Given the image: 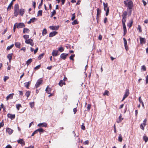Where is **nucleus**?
Here are the masks:
<instances>
[{"label": "nucleus", "instance_id": "nucleus-13", "mask_svg": "<svg viewBox=\"0 0 148 148\" xmlns=\"http://www.w3.org/2000/svg\"><path fill=\"white\" fill-rule=\"evenodd\" d=\"M17 142L19 144H21L22 146L25 145V142L23 139H21L17 140Z\"/></svg>", "mask_w": 148, "mask_h": 148}, {"label": "nucleus", "instance_id": "nucleus-37", "mask_svg": "<svg viewBox=\"0 0 148 148\" xmlns=\"http://www.w3.org/2000/svg\"><path fill=\"white\" fill-rule=\"evenodd\" d=\"M14 45L12 44L10 46H8L7 48V50H9L12 49L14 46Z\"/></svg>", "mask_w": 148, "mask_h": 148}, {"label": "nucleus", "instance_id": "nucleus-28", "mask_svg": "<svg viewBox=\"0 0 148 148\" xmlns=\"http://www.w3.org/2000/svg\"><path fill=\"white\" fill-rule=\"evenodd\" d=\"M25 12V10L23 9H21L19 10V14L22 16Z\"/></svg>", "mask_w": 148, "mask_h": 148}, {"label": "nucleus", "instance_id": "nucleus-45", "mask_svg": "<svg viewBox=\"0 0 148 148\" xmlns=\"http://www.w3.org/2000/svg\"><path fill=\"white\" fill-rule=\"evenodd\" d=\"M42 10H40L38 11V16H41L42 15Z\"/></svg>", "mask_w": 148, "mask_h": 148}, {"label": "nucleus", "instance_id": "nucleus-9", "mask_svg": "<svg viewBox=\"0 0 148 148\" xmlns=\"http://www.w3.org/2000/svg\"><path fill=\"white\" fill-rule=\"evenodd\" d=\"M16 27L18 28H21L25 27V25L23 23H16Z\"/></svg>", "mask_w": 148, "mask_h": 148}, {"label": "nucleus", "instance_id": "nucleus-20", "mask_svg": "<svg viewBox=\"0 0 148 148\" xmlns=\"http://www.w3.org/2000/svg\"><path fill=\"white\" fill-rule=\"evenodd\" d=\"M123 119V118H122V115L121 114L119 117V119L117 120L116 122L118 123H121Z\"/></svg>", "mask_w": 148, "mask_h": 148}, {"label": "nucleus", "instance_id": "nucleus-14", "mask_svg": "<svg viewBox=\"0 0 148 148\" xmlns=\"http://www.w3.org/2000/svg\"><path fill=\"white\" fill-rule=\"evenodd\" d=\"M13 130L9 128H7L6 132L8 133L9 135L11 134L13 132Z\"/></svg>", "mask_w": 148, "mask_h": 148}, {"label": "nucleus", "instance_id": "nucleus-27", "mask_svg": "<svg viewBox=\"0 0 148 148\" xmlns=\"http://www.w3.org/2000/svg\"><path fill=\"white\" fill-rule=\"evenodd\" d=\"M15 45L16 48L19 49L21 48V44L20 42H15Z\"/></svg>", "mask_w": 148, "mask_h": 148}, {"label": "nucleus", "instance_id": "nucleus-23", "mask_svg": "<svg viewBox=\"0 0 148 148\" xmlns=\"http://www.w3.org/2000/svg\"><path fill=\"white\" fill-rule=\"evenodd\" d=\"M12 55L13 53H11L8 54L7 56V58L9 59L10 62H11L12 60Z\"/></svg>", "mask_w": 148, "mask_h": 148}, {"label": "nucleus", "instance_id": "nucleus-19", "mask_svg": "<svg viewBox=\"0 0 148 148\" xmlns=\"http://www.w3.org/2000/svg\"><path fill=\"white\" fill-rule=\"evenodd\" d=\"M14 95V93L10 94L6 97V100L7 101L9 99H12Z\"/></svg>", "mask_w": 148, "mask_h": 148}, {"label": "nucleus", "instance_id": "nucleus-18", "mask_svg": "<svg viewBox=\"0 0 148 148\" xmlns=\"http://www.w3.org/2000/svg\"><path fill=\"white\" fill-rule=\"evenodd\" d=\"M58 34V32L56 31H54L50 33L49 34V37H52Z\"/></svg>", "mask_w": 148, "mask_h": 148}, {"label": "nucleus", "instance_id": "nucleus-54", "mask_svg": "<svg viewBox=\"0 0 148 148\" xmlns=\"http://www.w3.org/2000/svg\"><path fill=\"white\" fill-rule=\"evenodd\" d=\"M29 104L31 108H32L34 107V102H30Z\"/></svg>", "mask_w": 148, "mask_h": 148}, {"label": "nucleus", "instance_id": "nucleus-46", "mask_svg": "<svg viewBox=\"0 0 148 148\" xmlns=\"http://www.w3.org/2000/svg\"><path fill=\"white\" fill-rule=\"evenodd\" d=\"M84 125V123H82L81 125V129L83 130H85V127Z\"/></svg>", "mask_w": 148, "mask_h": 148}, {"label": "nucleus", "instance_id": "nucleus-26", "mask_svg": "<svg viewBox=\"0 0 148 148\" xmlns=\"http://www.w3.org/2000/svg\"><path fill=\"white\" fill-rule=\"evenodd\" d=\"M51 90V89L50 88H49L48 86L47 87L45 90L47 93L49 94H50Z\"/></svg>", "mask_w": 148, "mask_h": 148}, {"label": "nucleus", "instance_id": "nucleus-38", "mask_svg": "<svg viewBox=\"0 0 148 148\" xmlns=\"http://www.w3.org/2000/svg\"><path fill=\"white\" fill-rule=\"evenodd\" d=\"M64 48L63 47H60L58 48V51H59L60 52H63V51H64Z\"/></svg>", "mask_w": 148, "mask_h": 148}, {"label": "nucleus", "instance_id": "nucleus-58", "mask_svg": "<svg viewBox=\"0 0 148 148\" xmlns=\"http://www.w3.org/2000/svg\"><path fill=\"white\" fill-rule=\"evenodd\" d=\"M139 101L140 103H141L142 105H143V101L141 99V97H140L139 98Z\"/></svg>", "mask_w": 148, "mask_h": 148}, {"label": "nucleus", "instance_id": "nucleus-6", "mask_svg": "<svg viewBox=\"0 0 148 148\" xmlns=\"http://www.w3.org/2000/svg\"><path fill=\"white\" fill-rule=\"evenodd\" d=\"M42 82L43 81L42 79H38L35 85V87L36 88H37L39 87L40 86L42 83Z\"/></svg>", "mask_w": 148, "mask_h": 148}, {"label": "nucleus", "instance_id": "nucleus-55", "mask_svg": "<svg viewBox=\"0 0 148 148\" xmlns=\"http://www.w3.org/2000/svg\"><path fill=\"white\" fill-rule=\"evenodd\" d=\"M83 144L85 145H88L89 144V141L88 140H86L84 142Z\"/></svg>", "mask_w": 148, "mask_h": 148}, {"label": "nucleus", "instance_id": "nucleus-4", "mask_svg": "<svg viewBox=\"0 0 148 148\" xmlns=\"http://www.w3.org/2000/svg\"><path fill=\"white\" fill-rule=\"evenodd\" d=\"M103 5L104 10L106 11V16H107L109 12V8L108 7V4L107 3H105L104 2H103Z\"/></svg>", "mask_w": 148, "mask_h": 148}, {"label": "nucleus", "instance_id": "nucleus-22", "mask_svg": "<svg viewBox=\"0 0 148 148\" xmlns=\"http://www.w3.org/2000/svg\"><path fill=\"white\" fill-rule=\"evenodd\" d=\"M123 24V31H124V35H125L126 34V33L127 32L126 28V27L125 24Z\"/></svg>", "mask_w": 148, "mask_h": 148}, {"label": "nucleus", "instance_id": "nucleus-39", "mask_svg": "<svg viewBox=\"0 0 148 148\" xmlns=\"http://www.w3.org/2000/svg\"><path fill=\"white\" fill-rule=\"evenodd\" d=\"M29 36L28 35H24L23 36V37L25 40H27L29 38Z\"/></svg>", "mask_w": 148, "mask_h": 148}, {"label": "nucleus", "instance_id": "nucleus-49", "mask_svg": "<svg viewBox=\"0 0 148 148\" xmlns=\"http://www.w3.org/2000/svg\"><path fill=\"white\" fill-rule=\"evenodd\" d=\"M44 53H42L39 55L38 57V58L39 60H40L41 58H42L44 56Z\"/></svg>", "mask_w": 148, "mask_h": 148}, {"label": "nucleus", "instance_id": "nucleus-25", "mask_svg": "<svg viewBox=\"0 0 148 148\" xmlns=\"http://www.w3.org/2000/svg\"><path fill=\"white\" fill-rule=\"evenodd\" d=\"M31 84V82L29 81L27 82L24 83L25 86L27 88L29 89V86Z\"/></svg>", "mask_w": 148, "mask_h": 148}, {"label": "nucleus", "instance_id": "nucleus-17", "mask_svg": "<svg viewBox=\"0 0 148 148\" xmlns=\"http://www.w3.org/2000/svg\"><path fill=\"white\" fill-rule=\"evenodd\" d=\"M47 124L45 123H40L38 125V126L39 127H46Z\"/></svg>", "mask_w": 148, "mask_h": 148}, {"label": "nucleus", "instance_id": "nucleus-47", "mask_svg": "<svg viewBox=\"0 0 148 148\" xmlns=\"http://www.w3.org/2000/svg\"><path fill=\"white\" fill-rule=\"evenodd\" d=\"M137 29L139 31V32H142V30L141 28V26L140 25H138V26Z\"/></svg>", "mask_w": 148, "mask_h": 148}, {"label": "nucleus", "instance_id": "nucleus-15", "mask_svg": "<svg viewBox=\"0 0 148 148\" xmlns=\"http://www.w3.org/2000/svg\"><path fill=\"white\" fill-rule=\"evenodd\" d=\"M59 26H51L49 27V28L52 30H57L59 28Z\"/></svg>", "mask_w": 148, "mask_h": 148}, {"label": "nucleus", "instance_id": "nucleus-8", "mask_svg": "<svg viewBox=\"0 0 148 148\" xmlns=\"http://www.w3.org/2000/svg\"><path fill=\"white\" fill-rule=\"evenodd\" d=\"M25 42L27 44H29L32 46H33L34 45L33 41L31 38L28 39L27 40H25Z\"/></svg>", "mask_w": 148, "mask_h": 148}, {"label": "nucleus", "instance_id": "nucleus-35", "mask_svg": "<svg viewBox=\"0 0 148 148\" xmlns=\"http://www.w3.org/2000/svg\"><path fill=\"white\" fill-rule=\"evenodd\" d=\"M31 92L29 91H27L26 92L25 94V95L26 96L27 98H28L30 95Z\"/></svg>", "mask_w": 148, "mask_h": 148}, {"label": "nucleus", "instance_id": "nucleus-63", "mask_svg": "<svg viewBox=\"0 0 148 148\" xmlns=\"http://www.w3.org/2000/svg\"><path fill=\"white\" fill-rule=\"evenodd\" d=\"M4 123L3 122H1L0 123V128L3 126Z\"/></svg>", "mask_w": 148, "mask_h": 148}, {"label": "nucleus", "instance_id": "nucleus-11", "mask_svg": "<svg viewBox=\"0 0 148 148\" xmlns=\"http://www.w3.org/2000/svg\"><path fill=\"white\" fill-rule=\"evenodd\" d=\"M68 55V54L63 53L60 56V58L62 59L65 60Z\"/></svg>", "mask_w": 148, "mask_h": 148}, {"label": "nucleus", "instance_id": "nucleus-16", "mask_svg": "<svg viewBox=\"0 0 148 148\" xmlns=\"http://www.w3.org/2000/svg\"><path fill=\"white\" fill-rule=\"evenodd\" d=\"M52 55L53 56H56L58 55V51L56 50H53L52 52Z\"/></svg>", "mask_w": 148, "mask_h": 148}, {"label": "nucleus", "instance_id": "nucleus-53", "mask_svg": "<svg viewBox=\"0 0 148 148\" xmlns=\"http://www.w3.org/2000/svg\"><path fill=\"white\" fill-rule=\"evenodd\" d=\"M37 130L38 131V132H43L44 131L43 129L41 128L37 129Z\"/></svg>", "mask_w": 148, "mask_h": 148}, {"label": "nucleus", "instance_id": "nucleus-50", "mask_svg": "<svg viewBox=\"0 0 148 148\" xmlns=\"http://www.w3.org/2000/svg\"><path fill=\"white\" fill-rule=\"evenodd\" d=\"M91 108V105L90 104H88L87 105V111H89Z\"/></svg>", "mask_w": 148, "mask_h": 148}, {"label": "nucleus", "instance_id": "nucleus-31", "mask_svg": "<svg viewBox=\"0 0 148 148\" xmlns=\"http://www.w3.org/2000/svg\"><path fill=\"white\" fill-rule=\"evenodd\" d=\"M109 91L108 90H105L103 94V96L107 95L108 96L109 95Z\"/></svg>", "mask_w": 148, "mask_h": 148}, {"label": "nucleus", "instance_id": "nucleus-29", "mask_svg": "<svg viewBox=\"0 0 148 148\" xmlns=\"http://www.w3.org/2000/svg\"><path fill=\"white\" fill-rule=\"evenodd\" d=\"M13 4V3L12 1H11V3L9 4L7 8V10L8 11V10H10L11 8V7Z\"/></svg>", "mask_w": 148, "mask_h": 148}, {"label": "nucleus", "instance_id": "nucleus-48", "mask_svg": "<svg viewBox=\"0 0 148 148\" xmlns=\"http://www.w3.org/2000/svg\"><path fill=\"white\" fill-rule=\"evenodd\" d=\"M75 56V55L74 54L73 55H71V56L69 57V58L70 60H74V58Z\"/></svg>", "mask_w": 148, "mask_h": 148}, {"label": "nucleus", "instance_id": "nucleus-60", "mask_svg": "<svg viewBox=\"0 0 148 148\" xmlns=\"http://www.w3.org/2000/svg\"><path fill=\"white\" fill-rule=\"evenodd\" d=\"M148 83V75L146 77V84Z\"/></svg>", "mask_w": 148, "mask_h": 148}, {"label": "nucleus", "instance_id": "nucleus-41", "mask_svg": "<svg viewBox=\"0 0 148 148\" xmlns=\"http://www.w3.org/2000/svg\"><path fill=\"white\" fill-rule=\"evenodd\" d=\"M78 23V22L76 20H74L72 23V24L73 25L77 24Z\"/></svg>", "mask_w": 148, "mask_h": 148}, {"label": "nucleus", "instance_id": "nucleus-1", "mask_svg": "<svg viewBox=\"0 0 148 148\" xmlns=\"http://www.w3.org/2000/svg\"><path fill=\"white\" fill-rule=\"evenodd\" d=\"M123 3L125 6L127 5V9L129 10H131L134 7L133 2L132 0H127L124 1Z\"/></svg>", "mask_w": 148, "mask_h": 148}, {"label": "nucleus", "instance_id": "nucleus-7", "mask_svg": "<svg viewBox=\"0 0 148 148\" xmlns=\"http://www.w3.org/2000/svg\"><path fill=\"white\" fill-rule=\"evenodd\" d=\"M97 14L96 19L97 23H98L99 18L100 17V15L101 12V10L99 8H97Z\"/></svg>", "mask_w": 148, "mask_h": 148}, {"label": "nucleus", "instance_id": "nucleus-61", "mask_svg": "<svg viewBox=\"0 0 148 148\" xmlns=\"http://www.w3.org/2000/svg\"><path fill=\"white\" fill-rule=\"evenodd\" d=\"M9 77L8 76H5L4 79H3L4 82H5L8 79Z\"/></svg>", "mask_w": 148, "mask_h": 148}, {"label": "nucleus", "instance_id": "nucleus-43", "mask_svg": "<svg viewBox=\"0 0 148 148\" xmlns=\"http://www.w3.org/2000/svg\"><path fill=\"white\" fill-rule=\"evenodd\" d=\"M16 109L18 110H19V108L21 107V105L20 104H17L16 105Z\"/></svg>", "mask_w": 148, "mask_h": 148}, {"label": "nucleus", "instance_id": "nucleus-10", "mask_svg": "<svg viewBox=\"0 0 148 148\" xmlns=\"http://www.w3.org/2000/svg\"><path fill=\"white\" fill-rule=\"evenodd\" d=\"M130 94L128 89H126L125 90V93L124 95L122 101H123L126 97H127Z\"/></svg>", "mask_w": 148, "mask_h": 148}, {"label": "nucleus", "instance_id": "nucleus-59", "mask_svg": "<svg viewBox=\"0 0 148 148\" xmlns=\"http://www.w3.org/2000/svg\"><path fill=\"white\" fill-rule=\"evenodd\" d=\"M40 65H38L35 67L34 69L35 70H36L39 69L40 68Z\"/></svg>", "mask_w": 148, "mask_h": 148}, {"label": "nucleus", "instance_id": "nucleus-52", "mask_svg": "<svg viewBox=\"0 0 148 148\" xmlns=\"http://www.w3.org/2000/svg\"><path fill=\"white\" fill-rule=\"evenodd\" d=\"M75 18V13H74L72 14V16L71 18V19L72 21Z\"/></svg>", "mask_w": 148, "mask_h": 148}, {"label": "nucleus", "instance_id": "nucleus-40", "mask_svg": "<svg viewBox=\"0 0 148 148\" xmlns=\"http://www.w3.org/2000/svg\"><path fill=\"white\" fill-rule=\"evenodd\" d=\"M143 139L145 143H146L148 141V137L146 136H144L143 137Z\"/></svg>", "mask_w": 148, "mask_h": 148}, {"label": "nucleus", "instance_id": "nucleus-2", "mask_svg": "<svg viewBox=\"0 0 148 148\" xmlns=\"http://www.w3.org/2000/svg\"><path fill=\"white\" fill-rule=\"evenodd\" d=\"M19 5L18 4H15L14 6V16L16 17L19 14Z\"/></svg>", "mask_w": 148, "mask_h": 148}, {"label": "nucleus", "instance_id": "nucleus-57", "mask_svg": "<svg viewBox=\"0 0 148 148\" xmlns=\"http://www.w3.org/2000/svg\"><path fill=\"white\" fill-rule=\"evenodd\" d=\"M18 92H19V95L21 96L23 95V91L19 90Z\"/></svg>", "mask_w": 148, "mask_h": 148}, {"label": "nucleus", "instance_id": "nucleus-34", "mask_svg": "<svg viewBox=\"0 0 148 148\" xmlns=\"http://www.w3.org/2000/svg\"><path fill=\"white\" fill-rule=\"evenodd\" d=\"M32 59H30L28 60L26 62V64L27 66L29 65L32 62Z\"/></svg>", "mask_w": 148, "mask_h": 148}, {"label": "nucleus", "instance_id": "nucleus-44", "mask_svg": "<svg viewBox=\"0 0 148 148\" xmlns=\"http://www.w3.org/2000/svg\"><path fill=\"white\" fill-rule=\"evenodd\" d=\"M56 13V12L55 10H53V11L51 12V17H52Z\"/></svg>", "mask_w": 148, "mask_h": 148}, {"label": "nucleus", "instance_id": "nucleus-30", "mask_svg": "<svg viewBox=\"0 0 148 148\" xmlns=\"http://www.w3.org/2000/svg\"><path fill=\"white\" fill-rule=\"evenodd\" d=\"M133 23V21H130L127 24V26L129 27V28H130L132 26Z\"/></svg>", "mask_w": 148, "mask_h": 148}, {"label": "nucleus", "instance_id": "nucleus-21", "mask_svg": "<svg viewBox=\"0 0 148 148\" xmlns=\"http://www.w3.org/2000/svg\"><path fill=\"white\" fill-rule=\"evenodd\" d=\"M36 20V19L35 17L32 18L30 19V20L28 21L27 23L28 24H30L32 23H34L35 22Z\"/></svg>", "mask_w": 148, "mask_h": 148}, {"label": "nucleus", "instance_id": "nucleus-36", "mask_svg": "<svg viewBox=\"0 0 148 148\" xmlns=\"http://www.w3.org/2000/svg\"><path fill=\"white\" fill-rule=\"evenodd\" d=\"M118 140L120 142H121L122 141V137L121 134H119L118 137Z\"/></svg>", "mask_w": 148, "mask_h": 148}, {"label": "nucleus", "instance_id": "nucleus-64", "mask_svg": "<svg viewBox=\"0 0 148 148\" xmlns=\"http://www.w3.org/2000/svg\"><path fill=\"white\" fill-rule=\"evenodd\" d=\"M73 111L74 113V114H75L77 112V110L76 108H74L73 109Z\"/></svg>", "mask_w": 148, "mask_h": 148}, {"label": "nucleus", "instance_id": "nucleus-56", "mask_svg": "<svg viewBox=\"0 0 148 148\" xmlns=\"http://www.w3.org/2000/svg\"><path fill=\"white\" fill-rule=\"evenodd\" d=\"M123 39L124 40V45H127V40H126V39L125 38H123Z\"/></svg>", "mask_w": 148, "mask_h": 148}, {"label": "nucleus", "instance_id": "nucleus-3", "mask_svg": "<svg viewBox=\"0 0 148 148\" xmlns=\"http://www.w3.org/2000/svg\"><path fill=\"white\" fill-rule=\"evenodd\" d=\"M127 12L126 11L123 12L122 16L123 17L122 19V24H125V23L127 20Z\"/></svg>", "mask_w": 148, "mask_h": 148}, {"label": "nucleus", "instance_id": "nucleus-12", "mask_svg": "<svg viewBox=\"0 0 148 148\" xmlns=\"http://www.w3.org/2000/svg\"><path fill=\"white\" fill-rule=\"evenodd\" d=\"M7 116L8 118L11 119V120L14 119L15 117V114H12L8 113L7 114Z\"/></svg>", "mask_w": 148, "mask_h": 148}, {"label": "nucleus", "instance_id": "nucleus-62", "mask_svg": "<svg viewBox=\"0 0 148 148\" xmlns=\"http://www.w3.org/2000/svg\"><path fill=\"white\" fill-rule=\"evenodd\" d=\"M108 21V19L107 17H105L104 20V23H106Z\"/></svg>", "mask_w": 148, "mask_h": 148}, {"label": "nucleus", "instance_id": "nucleus-5", "mask_svg": "<svg viewBox=\"0 0 148 148\" xmlns=\"http://www.w3.org/2000/svg\"><path fill=\"white\" fill-rule=\"evenodd\" d=\"M147 121V119H145L143 121V123L140 126V128L143 131L145 130V127L146 125V123Z\"/></svg>", "mask_w": 148, "mask_h": 148}, {"label": "nucleus", "instance_id": "nucleus-51", "mask_svg": "<svg viewBox=\"0 0 148 148\" xmlns=\"http://www.w3.org/2000/svg\"><path fill=\"white\" fill-rule=\"evenodd\" d=\"M141 69L143 70V71H146V68L145 65H143L141 66Z\"/></svg>", "mask_w": 148, "mask_h": 148}, {"label": "nucleus", "instance_id": "nucleus-33", "mask_svg": "<svg viewBox=\"0 0 148 148\" xmlns=\"http://www.w3.org/2000/svg\"><path fill=\"white\" fill-rule=\"evenodd\" d=\"M140 42L141 44H143L145 42V38L140 37Z\"/></svg>", "mask_w": 148, "mask_h": 148}, {"label": "nucleus", "instance_id": "nucleus-42", "mask_svg": "<svg viewBox=\"0 0 148 148\" xmlns=\"http://www.w3.org/2000/svg\"><path fill=\"white\" fill-rule=\"evenodd\" d=\"M63 80H60L58 83L59 85L60 86L62 87L63 85Z\"/></svg>", "mask_w": 148, "mask_h": 148}, {"label": "nucleus", "instance_id": "nucleus-32", "mask_svg": "<svg viewBox=\"0 0 148 148\" xmlns=\"http://www.w3.org/2000/svg\"><path fill=\"white\" fill-rule=\"evenodd\" d=\"M47 33V30L45 28L43 29L42 31V34L43 36H44L45 35H46Z\"/></svg>", "mask_w": 148, "mask_h": 148}, {"label": "nucleus", "instance_id": "nucleus-24", "mask_svg": "<svg viewBox=\"0 0 148 148\" xmlns=\"http://www.w3.org/2000/svg\"><path fill=\"white\" fill-rule=\"evenodd\" d=\"M30 31L27 28H24L23 31V34L27 33L29 32Z\"/></svg>", "mask_w": 148, "mask_h": 148}]
</instances>
